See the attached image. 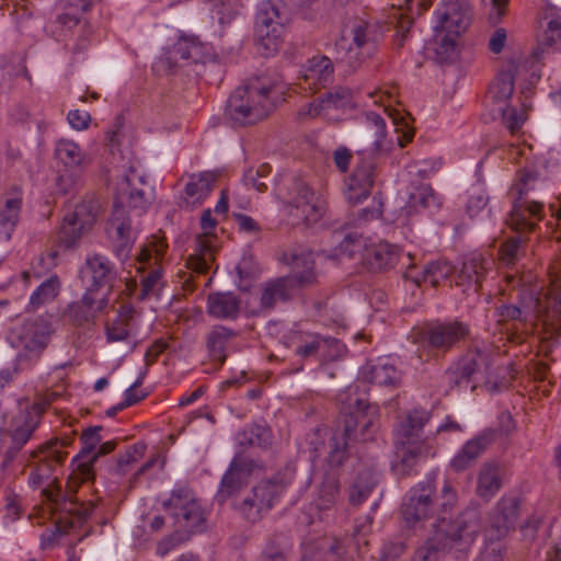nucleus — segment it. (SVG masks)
I'll return each instance as SVG.
<instances>
[{
    "instance_id": "1",
    "label": "nucleus",
    "mask_w": 561,
    "mask_h": 561,
    "mask_svg": "<svg viewBox=\"0 0 561 561\" xmlns=\"http://www.w3.org/2000/svg\"><path fill=\"white\" fill-rule=\"evenodd\" d=\"M356 407L344 416L343 430L334 432L325 442L327 431L317 428L309 440V448L314 458L327 454L330 468L343 465L348 456L351 442H366L376 430L377 409L362 399H356Z\"/></svg>"
},
{
    "instance_id": "2",
    "label": "nucleus",
    "mask_w": 561,
    "mask_h": 561,
    "mask_svg": "<svg viewBox=\"0 0 561 561\" xmlns=\"http://www.w3.org/2000/svg\"><path fill=\"white\" fill-rule=\"evenodd\" d=\"M433 526L434 535L415 551L412 561H439L449 550L467 551L480 530V516L476 510H466L455 519L439 516Z\"/></svg>"
},
{
    "instance_id": "3",
    "label": "nucleus",
    "mask_w": 561,
    "mask_h": 561,
    "mask_svg": "<svg viewBox=\"0 0 561 561\" xmlns=\"http://www.w3.org/2000/svg\"><path fill=\"white\" fill-rule=\"evenodd\" d=\"M275 89L276 85L267 82L265 78H255L238 87L228 100V115L241 125L262 121L274 110L271 95Z\"/></svg>"
},
{
    "instance_id": "4",
    "label": "nucleus",
    "mask_w": 561,
    "mask_h": 561,
    "mask_svg": "<svg viewBox=\"0 0 561 561\" xmlns=\"http://www.w3.org/2000/svg\"><path fill=\"white\" fill-rule=\"evenodd\" d=\"M295 468L286 465L271 477L261 480L238 506L250 523L261 520L282 499L295 479Z\"/></svg>"
},
{
    "instance_id": "5",
    "label": "nucleus",
    "mask_w": 561,
    "mask_h": 561,
    "mask_svg": "<svg viewBox=\"0 0 561 561\" xmlns=\"http://www.w3.org/2000/svg\"><path fill=\"white\" fill-rule=\"evenodd\" d=\"M537 179L536 172L522 170L510 191L514 199L506 222L516 231H531L541 218L542 204L526 198L527 193L535 188Z\"/></svg>"
},
{
    "instance_id": "6",
    "label": "nucleus",
    "mask_w": 561,
    "mask_h": 561,
    "mask_svg": "<svg viewBox=\"0 0 561 561\" xmlns=\"http://www.w3.org/2000/svg\"><path fill=\"white\" fill-rule=\"evenodd\" d=\"M381 37L379 26L357 19L345 26L335 46L337 51H344L347 62L352 66L374 56Z\"/></svg>"
},
{
    "instance_id": "7",
    "label": "nucleus",
    "mask_w": 561,
    "mask_h": 561,
    "mask_svg": "<svg viewBox=\"0 0 561 561\" xmlns=\"http://www.w3.org/2000/svg\"><path fill=\"white\" fill-rule=\"evenodd\" d=\"M163 505L174 518L176 529L187 538L205 530L207 513L192 490L187 488L173 490Z\"/></svg>"
},
{
    "instance_id": "8",
    "label": "nucleus",
    "mask_w": 561,
    "mask_h": 561,
    "mask_svg": "<svg viewBox=\"0 0 561 561\" xmlns=\"http://www.w3.org/2000/svg\"><path fill=\"white\" fill-rule=\"evenodd\" d=\"M53 333L51 323L37 317L10 329L7 340L12 347L21 350V357L38 359L47 348Z\"/></svg>"
},
{
    "instance_id": "9",
    "label": "nucleus",
    "mask_w": 561,
    "mask_h": 561,
    "mask_svg": "<svg viewBox=\"0 0 561 561\" xmlns=\"http://www.w3.org/2000/svg\"><path fill=\"white\" fill-rule=\"evenodd\" d=\"M286 20L277 0H263L260 3L254 37L257 51L263 56H271L278 50Z\"/></svg>"
},
{
    "instance_id": "10",
    "label": "nucleus",
    "mask_w": 561,
    "mask_h": 561,
    "mask_svg": "<svg viewBox=\"0 0 561 561\" xmlns=\"http://www.w3.org/2000/svg\"><path fill=\"white\" fill-rule=\"evenodd\" d=\"M99 210L100 204L93 197L77 204L62 219L57 234L58 245L66 250L77 248L82 236L93 227Z\"/></svg>"
},
{
    "instance_id": "11",
    "label": "nucleus",
    "mask_w": 561,
    "mask_h": 561,
    "mask_svg": "<svg viewBox=\"0 0 561 561\" xmlns=\"http://www.w3.org/2000/svg\"><path fill=\"white\" fill-rule=\"evenodd\" d=\"M285 203L289 215L306 225L318 222L325 211V202L301 179H293Z\"/></svg>"
},
{
    "instance_id": "12",
    "label": "nucleus",
    "mask_w": 561,
    "mask_h": 561,
    "mask_svg": "<svg viewBox=\"0 0 561 561\" xmlns=\"http://www.w3.org/2000/svg\"><path fill=\"white\" fill-rule=\"evenodd\" d=\"M165 245L152 244L151 247H142L136 255V262L139 264L138 272H145L150 267L148 274L144 275L140 282V288L136 294L139 300H146L151 297L158 298L163 288L162 268L157 266L158 261L163 256Z\"/></svg>"
},
{
    "instance_id": "13",
    "label": "nucleus",
    "mask_w": 561,
    "mask_h": 561,
    "mask_svg": "<svg viewBox=\"0 0 561 561\" xmlns=\"http://www.w3.org/2000/svg\"><path fill=\"white\" fill-rule=\"evenodd\" d=\"M54 482L55 479L43 490V494L51 503L54 511L64 514L56 524V531L61 535L66 533L65 529H61L64 519L71 517L67 523L69 527H75L77 523L83 522L93 512L94 504L90 501L79 502L71 494L64 493L59 485H51Z\"/></svg>"
},
{
    "instance_id": "14",
    "label": "nucleus",
    "mask_w": 561,
    "mask_h": 561,
    "mask_svg": "<svg viewBox=\"0 0 561 561\" xmlns=\"http://www.w3.org/2000/svg\"><path fill=\"white\" fill-rule=\"evenodd\" d=\"M108 290L99 291L87 288L81 299L70 302L64 310L62 317L75 327H84L95 322L108 305Z\"/></svg>"
},
{
    "instance_id": "15",
    "label": "nucleus",
    "mask_w": 561,
    "mask_h": 561,
    "mask_svg": "<svg viewBox=\"0 0 561 561\" xmlns=\"http://www.w3.org/2000/svg\"><path fill=\"white\" fill-rule=\"evenodd\" d=\"M492 365V353L486 346H473L459 358L455 367L449 370L450 380L457 386L476 381L488 374Z\"/></svg>"
},
{
    "instance_id": "16",
    "label": "nucleus",
    "mask_w": 561,
    "mask_h": 561,
    "mask_svg": "<svg viewBox=\"0 0 561 561\" xmlns=\"http://www.w3.org/2000/svg\"><path fill=\"white\" fill-rule=\"evenodd\" d=\"M469 334V327L463 322H434L424 329L422 341L430 350L446 353Z\"/></svg>"
},
{
    "instance_id": "17",
    "label": "nucleus",
    "mask_w": 561,
    "mask_h": 561,
    "mask_svg": "<svg viewBox=\"0 0 561 561\" xmlns=\"http://www.w3.org/2000/svg\"><path fill=\"white\" fill-rule=\"evenodd\" d=\"M106 231L113 242L115 256L121 261L126 260L136 239V229L133 227L131 218L124 206L114 204Z\"/></svg>"
},
{
    "instance_id": "18",
    "label": "nucleus",
    "mask_w": 561,
    "mask_h": 561,
    "mask_svg": "<svg viewBox=\"0 0 561 561\" xmlns=\"http://www.w3.org/2000/svg\"><path fill=\"white\" fill-rule=\"evenodd\" d=\"M434 493L435 486L430 481L417 484L407 493L401 505V514L410 526L433 515Z\"/></svg>"
},
{
    "instance_id": "19",
    "label": "nucleus",
    "mask_w": 561,
    "mask_h": 561,
    "mask_svg": "<svg viewBox=\"0 0 561 561\" xmlns=\"http://www.w3.org/2000/svg\"><path fill=\"white\" fill-rule=\"evenodd\" d=\"M215 227L216 220L211 217V210H204L201 218L203 234L196 237L195 252L187 260V266L195 273H207L214 261L215 236L211 233V230Z\"/></svg>"
},
{
    "instance_id": "20",
    "label": "nucleus",
    "mask_w": 561,
    "mask_h": 561,
    "mask_svg": "<svg viewBox=\"0 0 561 561\" xmlns=\"http://www.w3.org/2000/svg\"><path fill=\"white\" fill-rule=\"evenodd\" d=\"M518 515L519 500L514 496L502 497L489 515V524L485 529L488 539L491 542H500L514 528Z\"/></svg>"
},
{
    "instance_id": "21",
    "label": "nucleus",
    "mask_w": 561,
    "mask_h": 561,
    "mask_svg": "<svg viewBox=\"0 0 561 561\" xmlns=\"http://www.w3.org/2000/svg\"><path fill=\"white\" fill-rule=\"evenodd\" d=\"M436 16L434 31H445L456 36L467 30L471 20L470 8L463 0H444L436 10Z\"/></svg>"
},
{
    "instance_id": "22",
    "label": "nucleus",
    "mask_w": 561,
    "mask_h": 561,
    "mask_svg": "<svg viewBox=\"0 0 561 561\" xmlns=\"http://www.w3.org/2000/svg\"><path fill=\"white\" fill-rule=\"evenodd\" d=\"M296 347L295 355L299 357V360L295 364L293 371L298 373L302 370L304 359L319 356L323 359L331 358L334 355L331 350L339 352L340 342L334 337H325L314 333H299L295 337Z\"/></svg>"
},
{
    "instance_id": "23",
    "label": "nucleus",
    "mask_w": 561,
    "mask_h": 561,
    "mask_svg": "<svg viewBox=\"0 0 561 561\" xmlns=\"http://www.w3.org/2000/svg\"><path fill=\"white\" fill-rule=\"evenodd\" d=\"M259 465L251 458L237 455L230 462L227 471L221 478L220 486L217 493L219 502L238 493L247 483L252 471Z\"/></svg>"
},
{
    "instance_id": "24",
    "label": "nucleus",
    "mask_w": 561,
    "mask_h": 561,
    "mask_svg": "<svg viewBox=\"0 0 561 561\" xmlns=\"http://www.w3.org/2000/svg\"><path fill=\"white\" fill-rule=\"evenodd\" d=\"M38 425L39 414L36 410L21 411L12 419L8 431L11 444L4 455L5 462H11L15 458Z\"/></svg>"
},
{
    "instance_id": "25",
    "label": "nucleus",
    "mask_w": 561,
    "mask_h": 561,
    "mask_svg": "<svg viewBox=\"0 0 561 561\" xmlns=\"http://www.w3.org/2000/svg\"><path fill=\"white\" fill-rule=\"evenodd\" d=\"M431 420V412L425 409H413L394 427V444H428L424 436V426Z\"/></svg>"
},
{
    "instance_id": "26",
    "label": "nucleus",
    "mask_w": 561,
    "mask_h": 561,
    "mask_svg": "<svg viewBox=\"0 0 561 561\" xmlns=\"http://www.w3.org/2000/svg\"><path fill=\"white\" fill-rule=\"evenodd\" d=\"M375 163L365 158L356 164L354 171L345 181V198L351 204H358L366 199L375 183Z\"/></svg>"
},
{
    "instance_id": "27",
    "label": "nucleus",
    "mask_w": 561,
    "mask_h": 561,
    "mask_svg": "<svg viewBox=\"0 0 561 561\" xmlns=\"http://www.w3.org/2000/svg\"><path fill=\"white\" fill-rule=\"evenodd\" d=\"M334 79L332 60L323 55L313 56L302 66L299 85L304 90L317 91L331 84Z\"/></svg>"
},
{
    "instance_id": "28",
    "label": "nucleus",
    "mask_w": 561,
    "mask_h": 561,
    "mask_svg": "<svg viewBox=\"0 0 561 561\" xmlns=\"http://www.w3.org/2000/svg\"><path fill=\"white\" fill-rule=\"evenodd\" d=\"M494 439L495 431L493 430H484L469 439L450 460V468L455 472H461L473 467Z\"/></svg>"
},
{
    "instance_id": "29",
    "label": "nucleus",
    "mask_w": 561,
    "mask_h": 561,
    "mask_svg": "<svg viewBox=\"0 0 561 561\" xmlns=\"http://www.w3.org/2000/svg\"><path fill=\"white\" fill-rule=\"evenodd\" d=\"M145 182L135 172L125 175L118 183L115 204H127L130 208L145 211L152 202V194L144 187Z\"/></svg>"
},
{
    "instance_id": "30",
    "label": "nucleus",
    "mask_w": 561,
    "mask_h": 561,
    "mask_svg": "<svg viewBox=\"0 0 561 561\" xmlns=\"http://www.w3.org/2000/svg\"><path fill=\"white\" fill-rule=\"evenodd\" d=\"M298 282L295 277L282 276L263 283L260 297L261 308L272 310L278 302L289 301L298 289Z\"/></svg>"
},
{
    "instance_id": "31",
    "label": "nucleus",
    "mask_w": 561,
    "mask_h": 561,
    "mask_svg": "<svg viewBox=\"0 0 561 561\" xmlns=\"http://www.w3.org/2000/svg\"><path fill=\"white\" fill-rule=\"evenodd\" d=\"M401 259H405L409 263L412 260L410 253L402 256L400 249L388 242H379L378 244L365 249L363 255L364 263L373 272L392 268Z\"/></svg>"
},
{
    "instance_id": "32",
    "label": "nucleus",
    "mask_w": 561,
    "mask_h": 561,
    "mask_svg": "<svg viewBox=\"0 0 561 561\" xmlns=\"http://www.w3.org/2000/svg\"><path fill=\"white\" fill-rule=\"evenodd\" d=\"M518 71L519 65L515 61H510L505 68L497 73L491 83L486 95V102L488 105L491 106V110L496 106L508 104L514 92V82Z\"/></svg>"
},
{
    "instance_id": "33",
    "label": "nucleus",
    "mask_w": 561,
    "mask_h": 561,
    "mask_svg": "<svg viewBox=\"0 0 561 561\" xmlns=\"http://www.w3.org/2000/svg\"><path fill=\"white\" fill-rule=\"evenodd\" d=\"M283 262L290 266L291 277L298 282V288L312 285L317 280V274L313 270V252L309 249L297 248L283 254Z\"/></svg>"
},
{
    "instance_id": "34",
    "label": "nucleus",
    "mask_w": 561,
    "mask_h": 561,
    "mask_svg": "<svg viewBox=\"0 0 561 561\" xmlns=\"http://www.w3.org/2000/svg\"><path fill=\"white\" fill-rule=\"evenodd\" d=\"M494 261L482 253L472 252L465 256L462 266L458 274L460 285L467 284L468 288L478 291L489 271L492 270Z\"/></svg>"
},
{
    "instance_id": "35",
    "label": "nucleus",
    "mask_w": 561,
    "mask_h": 561,
    "mask_svg": "<svg viewBox=\"0 0 561 561\" xmlns=\"http://www.w3.org/2000/svg\"><path fill=\"white\" fill-rule=\"evenodd\" d=\"M207 47L195 37L182 36L173 45L165 60L169 68H173V64L182 60L185 64H205L210 59V55L206 51Z\"/></svg>"
},
{
    "instance_id": "36",
    "label": "nucleus",
    "mask_w": 561,
    "mask_h": 561,
    "mask_svg": "<svg viewBox=\"0 0 561 561\" xmlns=\"http://www.w3.org/2000/svg\"><path fill=\"white\" fill-rule=\"evenodd\" d=\"M101 431L102 426H91L84 430L80 436L82 447L73 459V465L83 481L91 480V460L89 458L94 454L96 446L102 442Z\"/></svg>"
},
{
    "instance_id": "37",
    "label": "nucleus",
    "mask_w": 561,
    "mask_h": 561,
    "mask_svg": "<svg viewBox=\"0 0 561 561\" xmlns=\"http://www.w3.org/2000/svg\"><path fill=\"white\" fill-rule=\"evenodd\" d=\"M362 378L380 387H398L401 375L394 365L383 359L368 362L360 370Z\"/></svg>"
},
{
    "instance_id": "38",
    "label": "nucleus",
    "mask_w": 561,
    "mask_h": 561,
    "mask_svg": "<svg viewBox=\"0 0 561 561\" xmlns=\"http://www.w3.org/2000/svg\"><path fill=\"white\" fill-rule=\"evenodd\" d=\"M496 314L499 317V322L503 325H506L510 322H513L512 329L515 330L514 333L511 334V341H520L518 335V331H524L528 321L531 318H535V306L534 301L531 306L525 305H502L496 309Z\"/></svg>"
},
{
    "instance_id": "39",
    "label": "nucleus",
    "mask_w": 561,
    "mask_h": 561,
    "mask_svg": "<svg viewBox=\"0 0 561 561\" xmlns=\"http://www.w3.org/2000/svg\"><path fill=\"white\" fill-rule=\"evenodd\" d=\"M396 461L392 469L400 476L410 474L422 457L431 451L430 444H394Z\"/></svg>"
},
{
    "instance_id": "40",
    "label": "nucleus",
    "mask_w": 561,
    "mask_h": 561,
    "mask_svg": "<svg viewBox=\"0 0 561 561\" xmlns=\"http://www.w3.org/2000/svg\"><path fill=\"white\" fill-rule=\"evenodd\" d=\"M216 180L217 175L209 171L191 174L184 187V204L187 207L201 205L211 193Z\"/></svg>"
},
{
    "instance_id": "41",
    "label": "nucleus",
    "mask_w": 561,
    "mask_h": 561,
    "mask_svg": "<svg viewBox=\"0 0 561 561\" xmlns=\"http://www.w3.org/2000/svg\"><path fill=\"white\" fill-rule=\"evenodd\" d=\"M541 24L543 31L538 37V50L542 53L561 50V16L559 12L554 8L547 9Z\"/></svg>"
},
{
    "instance_id": "42",
    "label": "nucleus",
    "mask_w": 561,
    "mask_h": 561,
    "mask_svg": "<svg viewBox=\"0 0 561 561\" xmlns=\"http://www.w3.org/2000/svg\"><path fill=\"white\" fill-rule=\"evenodd\" d=\"M241 300L233 293H211L207 297V312L220 320H234L240 313Z\"/></svg>"
},
{
    "instance_id": "43",
    "label": "nucleus",
    "mask_w": 561,
    "mask_h": 561,
    "mask_svg": "<svg viewBox=\"0 0 561 561\" xmlns=\"http://www.w3.org/2000/svg\"><path fill=\"white\" fill-rule=\"evenodd\" d=\"M21 209L22 191L14 186L5 194L4 203L0 206V228L5 240L11 238V233L19 222Z\"/></svg>"
},
{
    "instance_id": "44",
    "label": "nucleus",
    "mask_w": 561,
    "mask_h": 561,
    "mask_svg": "<svg viewBox=\"0 0 561 561\" xmlns=\"http://www.w3.org/2000/svg\"><path fill=\"white\" fill-rule=\"evenodd\" d=\"M407 277L411 278L416 284L430 283L431 286L436 287L443 280L447 279L453 274V266L444 261H436L426 264L422 271L415 272L416 266L410 262L407 265Z\"/></svg>"
},
{
    "instance_id": "45",
    "label": "nucleus",
    "mask_w": 561,
    "mask_h": 561,
    "mask_svg": "<svg viewBox=\"0 0 561 561\" xmlns=\"http://www.w3.org/2000/svg\"><path fill=\"white\" fill-rule=\"evenodd\" d=\"M237 335L236 331L225 325H214L206 334V348L213 360L224 364L228 342Z\"/></svg>"
},
{
    "instance_id": "46",
    "label": "nucleus",
    "mask_w": 561,
    "mask_h": 561,
    "mask_svg": "<svg viewBox=\"0 0 561 561\" xmlns=\"http://www.w3.org/2000/svg\"><path fill=\"white\" fill-rule=\"evenodd\" d=\"M87 272L91 275V285L88 288H95L103 291L102 287L108 285L115 278L113 264L107 257L94 254L85 261Z\"/></svg>"
},
{
    "instance_id": "47",
    "label": "nucleus",
    "mask_w": 561,
    "mask_h": 561,
    "mask_svg": "<svg viewBox=\"0 0 561 561\" xmlns=\"http://www.w3.org/2000/svg\"><path fill=\"white\" fill-rule=\"evenodd\" d=\"M501 486L502 476L500 465L493 461L483 463L478 474V495L485 500H490L500 491Z\"/></svg>"
},
{
    "instance_id": "48",
    "label": "nucleus",
    "mask_w": 561,
    "mask_h": 561,
    "mask_svg": "<svg viewBox=\"0 0 561 561\" xmlns=\"http://www.w3.org/2000/svg\"><path fill=\"white\" fill-rule=\"evenodd\" d=\"M440 201L430 185L422 184L414 187L409 194L407 207L403 209L407 216L420 211V209H437Z\"/></svg>"
},
{
    "instance_id": "49",
    "label": "nucleus",
    "mask_w": 561,
    "mask_h": 561,
    "mask_svg": "<svg viewBox=\"0 0 561 561\" xmlns=\"http://www.w3.org/2000/svg\"><path fill=\"white\" fill-rule=\"evenodd\" d=\"M535 318L553 330H561V298L548 297L545 301L534 300Z\"/></svg>"
},
{
    "instance_id": "50",
    "label": "nucleus",
    "mask_w": 561,
    "mask_h": 561,
    "mask_svg": "<svg viewBox=\"0 0 561 561\" xmlns=\"http://www.w3.org/2000/svg\"><path fill=\"white\" fill-rule=\"evenodd\" d=\"M133 314L134 309L131 306L124 305L118 309L116 319L105 325L108 342L125 341L128 337Z\"/></svg>"
},
{
    "instance_id": "51",
    "label": "nucleus",
    "mask_w": 561,
    "mask_h": 561,
    "mask_svg": "<svg viewBox=\"0 0 561 561\" xmlns=\"http://www.w3.org/2000/svg\"><path fill=\"white\" fill-rule=\"evenodd\" d=\"M237 440L240 446L245 448H266L272 444V433L264 425L251 424L238 433Z\"/></svg>"
},
{
    "instance_id": "52",
    "label": "nucleus",
    "mask_w": 561,
    "mask_h": 561,
    "mask_svg": "<svg viewBox=\"0 0 561 561\" xmlns=\"http://www.w3.org/2000/svg\"><path fill=\"white\" fill-rule=\"evenodd\" d=\"M365 122L367 127L373 130V139L369 148L358 150L357 153L358 156H363L365 152L377 154L381 151L382 142L386 138V123L383 118L375 112L365 113Z\"/></svg>"
},
{
    "instance_id": "53",
    "label": "nucleus",
    "mask_w": 561,
    "mask_h": 561,
    "mask_svg": "<svg viewBox=\"0 0 561 561\" xmlns=\"http://www.w3.org/2000/svg\"><path fill=\"white\" fill-rule=\"evenodd\" d=\"M55 158L67 168L82 164L84 154L78 144L69 139H59L55 145Z\"/></svg>"
},
{
    "instance_id": "54",
    "label": "nucleus",
    "mask_w": 561,
    "mask_h": 561,
    "mask_svg": "<svg viewBox=\"0 0 561 561\" xmlns=\"http://www.w3.org/2000/svg\"><path fill=\"white\" fill-rule=\"evenodd\" d=\"M445 31L435 32V41L433 50L435 53V59L439 64L450 62L456 59L458 55L457 43L455 41L456 35L443 34Z\"/></svg>"
},
{
    "instance_id": "55",
    "label": "nucleus",
    "mask_w": 561,
    "mask_h": 561,
    "mask_svg": "<svg viewBox=\"0 0 561 561\" xmlns=\"http://www.w3.org/2000/svg\"><path fill=\"white\" fill-rule=\"evenodd\" d=\"M530 106L527 105L525 102L522 103V108L518 110L516 107L510 106V104H505L502 106H496L492 108V113L495 115H500L502 118V122L504 126L512 133L515 134L518 131L526 121V111Z\"/></svg>"
},
{
    "instance_id": "56",
    "label": "nucleus",
    "mask_w": 561,
    "mask_h": 561,
    "mask_svg": "<svg viewBox=\"0 0 561 561\" xmlns=\"http://www.w3.org/2000/svg\"><path fill=\"white\" fill-rule=\"evenodd\" d=\"M39 462L34 468V470L30 474V483L34 488L41 486L46 480L50 479L51 473L55 469L56 465H60L59 462H55L50 457L48 458V454L41 453L39 448L33 450L30 454V458L35 459L39 457Z\"/></svg>"
},
{
    "instance_id": "57",
    "label": "nucleus",
    "mask_w": 561,
    "mask_h": 561,
    "mask_svg": "<svg viewBox=\"0 0 561 561\" xmlns=\"http://www.w3.org/2000/svg\"><path fill=\"white\" fill-rule=\"evenodd\" d=\"M376 485V479L374 474L368 471H362L355 478L350 489V502L353 505L362 504L367 496L371 493Z\"/></svg>"
},
{
    "instance_id": "58",
    "label": "nucleus",
    "mask_w": 561,
    "mask_h": 561,
    "mask_svg": "<svg viewBox=\"0 0 561 561\" xmlns=\"http://www.w3.org/2000/svg\"><path fill=\"white\" fill-rule=\"evenodd\" d=\"M340 492V482L334 473H327L318 491L316 506L319 510L330 508L336 501Z\"/></svg>"
},
{
    "instance_id": "59",
    "label": "nucleus",
    "mask_w": 561,
    "mask_h": 561,
    "mask_svg": "<svg viewBox=\"0 0 561 561\" xmlns=\"http://www.w3.org/2000/svg\"><path fill=\"white\" fill-rule=\"evenodd\" d=\"M526 254L524 240L520 237H513L502 243L499 250L500 262L506 267H514Z\"/></svg>"
},
{
    "instance_id": "60",
    "label": "nucleus",
    "mask_w": 561,
    "mask_h": 561,
    "mask_svg": "<svg viewBox=\"0 0 561 561\" xmlns=\"http://www.w3.org/2000/svg\"><path fill=\"white\" fill-rule=\"evenodd\" d=\"M59 291V280L57 276H51L43 282L31 295L30 306L33 310L55 299Z\"/></svg>"
},
{
    "instance_id": "61",
    "label": "nucleus",
    "mask_w": 561,
    "mask_h": 561,
    "mask_svg": "<svg viewBox=\"0 0 561 561\" xmlns=\"http://www.w3.org/2000/svg\"><path fill=\"white\" fill-rule=\"evenodd\" d=\"M322 106L325 110L342 108L350 106L353 102V92L346 87H336L321 95Z\"/></svg>"
},
{
    "instance_id": "62",
    "label": "nucleus",
    "mask_w": 561,
    "mask_h": 561,
    "mask_svg": "<svg viewBox=\"0 0 561 561\" xmlns=\"http://www.w3.org/2000/svg\"><path fill=\"white\" fill-rule=\"evenodd\" d=\"M287 538L283 535L273 536L262 553V561H287Z\"/></svg>"
},
{
    "instance_id": "63",
    "label": "nucleus",
    "mask_w": 561,
    "mask_h": 561,
    "mask_svg": "<svg viewBox=\"0 0 561 561\" xmlns=\"http://www.w3.org/2000/svg\"><path fill=\"white\" fill-rule=\"evenodd\" d=\"M145 451L146 445L144 443H137L128 447L126 453L117 458L114 467L115 473L119 476L125 474L128 471V467L137 462L145 455Z\"/></svg>"
},
{
    "instance_id": "64",
    "label": "nucleus",
    "mask_w": 561,
    "mask_h": 561,
    "mask_svg": "<svg viewBox=\"0 0 561 561\" xmlns=\"http://www.w3.org/2000/svg\"><path fill=\"white\" fill-rule=\"evenodd\" d=\"M73 438L71 436H65L62 438H51L44 445L39 446L41 453L48 454L55 462L62 463L67 454L62 451V448L68 447L72 444Z\"/></svg>"
}]
</instances>
